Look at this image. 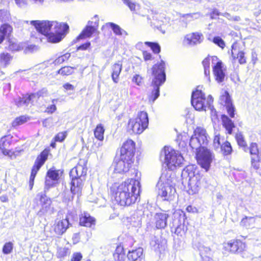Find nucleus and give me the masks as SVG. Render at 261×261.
Wrapping results in <instances>:
<instances>
[{
    "label": "nucleus",
    "mask_w": 261,
    "mask_h": 261,
    "mask_svg": "<svg viewBox=\"0 0 261 261\" xmlns=\"http://www.w3.org/2000/svg\"><path fill=\"white\" fill-rule=\"evenodd\" d=\"M66 132H60L56 134L53 141L62 142L66 139Z\"/></svg>",
    "instance_id": "obj_42"
},
{
    "label": "nucleus",
    "mask_w": 261,
    "mask_h": 261,
    "mask_svg": "<svg viewBox=\"0 0 261 261\" xmlns=\"http://www.w3.org/2000/svg\"><path fill=\"white\" fill-rule=\"evenodd\" d=\"M96 220L94 217L90 216L87 212H84L79 216V225L87 228L94 226Z\"/></svg>",
    "instance_id": "obj_25"
},
{
    "label": "nucleus",
    "mask_w": 261,
    "mask_h": 261,
    "mask_svg": "<svg viewBox=\"0 0 261 261\" xmlns=\"http://www.w3.org/2000/svg\"><path fill=\"white\" fill-rule=\"evenodd\" d=\"M220 103L226 107L227 112L231 117L234 116V108L232 105L231 99L226 91H223L220 97Z\"/></svg>",
    "instance_id": "obj_23"
},
{
    "label": "nucleus",
    "mask_w": 261,
    "mask_h": 261,
    "mask_svg": "<svg viewBox=\"0 0 261 261\" xmlns=\"http://www.w3.org/2000/svg\"><path fill=\"white\" fill-rule=\"evenodd\" d=\"M236 139L238 145L243 147H245L247 146L243 135H242L241 133L236 134Z\"/></svg>",
    "instance_id": "obj_39"
},
{
    "label": "nucleus",
    "mask_w": 261,
    "mask_h": 261,
    "mask_svg": "<svg viewBox=\"0 0 261 261\" xmlns=\"http://www.w3.org/2000/svg\"><path fill=\"white\" fill-rule=\"evenodd\" d=\"M70 192L72 196L80 197L82 195V190L84 188V182L86 178H70Z\"/></svg>",
    "instance_id": "obj_21"
},
{
    "label": "nucleus",
    "mask_w": 261,
    "mask_h": 261,
    "mask_svg": "<svg viewBox=\"0 0 261 261\" xmlns=\"http://www.w3.org/2000/svg\"><path fill=\"white\" fill-rule=\"evenodd\" d=\"M38 197L40 202V209L38 213H40V215H43L50 209L51 200L45 194H40L38 195Z\"/></svg>",
    "instance_id": "obj_26"
},
{
    "label": "nucleus",
    "mask_w": 261,
    "mask_h": 261,
    "mask_svg": "<svg viewBox=\"0 0 261 261\" xmlns=\"http://www.w3.org/2000/svg\"><path fill=\"white\" fill-rule=\"evenodd\" d=\"M70 57V54L66 53L57 58L55 60V64H60L63 63L64 61L67 60Z\"/></svg>",
    "instance_id": "obj_41"
},
{
    "label": "nucleus",
    "mask_w": 261,
    "mask_h": 261,
    "mask_svg": "<svg viewBox=\"0 0 261 261\" xmlns=\"http://www.w3.org/2000/svg\"><path fill=\"white\" fill-rule=\"evenodd\" d=\"M51 155L50 149L47 147L36 156L35 163H34L33 167H32L31 175H30L29 178V184L31 188L33 186L34 181L38 171L48 159L49 156Z\"/></svg>",
    "instance_id": "obj_10"
},
{
    "label": "nucleus",
    "mask_w": 261,
    "mask_h": 261,
    "mask_svg": "<svg viewBox=\"0 0 261 261\" xmlns=\"http://www.w3.org/2000/svg\"><path fill=\"white\" fill-rule=\"evenodd\" d=\"M212 64V57H208L205 58L202 61V65L204 67V74L207 77V81L208 82H211L210 79V63Z\"/></svg>",
    "instance_id": "obj_32"
},
{
    "label": "nucleus",
    "mask_w": 261,
    "mask_h": 261,
    "mask_svg": "<svg viewBox=\"0 0 261 261\" xmlns=\"http://www.w3.org/2000/svg\"><path fill=\"white\" fill-rule=\"evenodd\" d=\"M125 253L123 246L121 244H119L117 246L116 250H115L114 254H123Z\"/></svg>",
    "instance_id": "obj_53"
},
{
    "label": "nucleus",
    "mask_w": 261,
    "mask_h": 261,
    "mask_svg": "<svg viewBox=\"0 0 261 261\" xmlns=\"http://www.w3.org/2000/svg\"><path fill=\"white\" fill-rule=\"evenodd\" d=\"M221 152L224 155H230L232 152V146L230 142L226 141L222 143L221 146Z\"/></svg>",
    "instance_id": "obj_34"
},
{
    "label": "nucleus",
    "mask_w": 261,
    "mask_h": 261,
    "mask_svg": "<svg viewBox=\"0 0 261 261\" xmlns=\"http://www.w3.org/2000/svg\"><path fill=\"white\" fill-rule=\"evenodd\" d=\"M215 156L207 148L200 146L196 149L195 160L201 168L207 172L210 169L211 164Z\"/></svg>",
    "instance_id": "obj_9"
},
{
    "label": "nucleus",
    "mask_w": 261,
    "mask_h": 261,
    "mask_svg": "<svg viewBox=\"0 0 261 261\" xmlns=\"http://www.w3.org/2000/svg\"><path fill=\"white\" fill-rule=\"evenodd\" d=\"M58 254L59 257L64 258V257H66L70 254V251H69L68 248L64 247L60 248L59 250H58Z\"/></svg>",
    "instance_id": "obj_43"
},
{
    "label": "nucleus",
    "mask_w": 261,
    "mask_h": 261,
    "mask_svg": "<svg viewBox=\"0 0 261 261\" xmlns=\"http://www.w3.org/2000/svg\"><path fill=\"white\" fill-rule=\"evenodd\" d=\"M55 101H57V99H53V103H54ZM56 110V107L54 103L51 105L50 106H48L46 110V112L49 113H52L54 112H55Z\"/></svg>",
    "instance_id": "obj_55"
},
{
    "label": "nucleus",
    "mask_w": 261,
    "mask_h": 261,
    "mask_svg": "<svg viewBox=\"0 0 261 261\" xmlns=\"http://www.w3.org/2000/svg\"><path fill=\"white\" fill-rule=\"evenodd\" d=\"M213 102V98L211 95H209L206 98L205 94L200 90L197 89L193 92L191 96V103L195 110L197 111L206 110V108L209 109L212 112H213L214 107L212 104Z\"/></svg>",
    "instance_id": "obj_6"
},
{
    "label": "nucleus",
    "mask_w": 261,
    "mask_h": 261,
    "mask_svg": "<svg viewBox=\"0 0 261 261\" xmlns=\"http://www.w3.org/2000/svg\"><path fill=\"white\" fill-rule=\"evenodd\" d=\"M90 42H87L86 43H84L81 45H80L78 47V49L79 50H86L90 46Z\"/></svg>",
    "instance_id": "obj_64"
},
{
    "label": "nucleus",
    "mask_w": 261,
    "mask_h": 261,
    "mask_svg": "<svg viewBox=\"0 0 261 261\" xmlns=\"http://www.w3.org/2000/svg\"><path fill=\"white\" fill-rule=\"evenodd\" d=\"M203 132H198V135L197 137V140L199 143L202 141V144H206L208 142V140H207L206 135L203 134Z\"/></svg>",
    "instance_id": "obj_45"
},
{
    "label": "nucleus",
    "mask_w": 261,
    "mask_h": 261,
    "mask_svg": "<svg viewBox=\"0 0 261 261\" xmlns=\"http://www.w3.org/2000/svg\"><path fill=\"white\" fill-rule=\"evenodd\" d=\"M223 248L224 251L230 254H241L246 251V243L241 239H232L223 243Z\"/></svg>",
    "instance_id": "obj_11"
},
{
    "label": "nucleus",
    "mask_w": 261,
    "mask_h": 261,
    "mask_svg": "<svg viewBox=\"0 0 261 261\" xmlns=\"http://www.w3.org/2000/svg\"><path fill=\"white\" fill-rule=\"evenodd\" d=\"M13 249L12 243L11 242H8L4 244L3 247V253L5 254H8L10 253Z\"/></svg>",
    "instance_id": "obj_44"
},
{
    "label": "nucleus",
    "mask_w": 261,
    "mask_h": 261,
    "mask_svg": "<svg viewBox=\"0 0 261 261\" xmlns=\"http://www.w3.org/2000/svg\"><path fill=\"white\" fill-rule=\"evenodd\" d=\"M186 211L191 213H195L198 212V210L196 207L191 205L187 206Z\"/></svg>",
    "instance_id": "obj_58"
},
{
    "label": "nucleus",
    "mask_w": 261,
    "mask_h": 261,
    "mask_svg": "<svg viewBox=\"0 0 261 261\" xmlns=\"http://www.w3.org/2000/svg\"><path fill=\"white\" fill-rule=\"evenodd\" d=\"M165 63L163 61L159 64H156L152 68V74L153 79L150 86V92L148 93L149 101L151 103L158 98L160 95V87L166 81V74L165 72Z\"/></svg>",
    "instance_id": "obj_4"
},
{
    "label": "nucleus",
    "mask_w": 261,
    "mask_h": 261,
    "mask_svg": "<svg viewBox=\"0 0 261 261\" xmlns=\"http://www.w3.org/2000/svg\"><path fill=\"white\" fill-rule=\"evenodd\" d=\"M222 124L226 130H232V129L234 127V124L227 116L223 115L222 116Z\"/></svg>",
    "instance_id": "obj_35"
},
{
    "label": "nucleus",
    "mask_w": 261,
    "mask_h": 261,
    "mask_svg": "<svg viewBox=\"0 0 261 261\" xmlns=\"http://www.w3.org/2000/svg\"><path fill=\"white\" fill-rule=\"evenodd\" d=\"M133 81L138 86H140L142 83V78L139 75L136 74L133 78Z\"/></svg>",
    "instance_id": "obj_54"
},
{
    "label": "nucleus",
    "mask_w": 261,
    "mask_h": 261,
    "mask_svg": "<svg viewBox=\"0 0 261 261\" xmlns=\"http://www.w3.org/2000/svg\"><path fill=\"white\" fill-rule=\"evenodd\" d=\"M106 26L108 27H110L112 29L113 32L118 36H122V35H128L127 33L122 29L118 25L114 23L113 22H108L106 23Z\"/></svg>",
    "instance_id": "obj_31"
},
{
    "label": "nucleus",
    "mask_w": 261,
    "mask_h": 261,
    "mask_svg": "<svg viewBox=\"0 0 261 261\" xmlns=\"http://www.w3.org/2000/svg\"><path fill=\"white\" fill-rule=\"evenodd\" d=\"M158 196L163 201H171L175 197L176 190L175 187L167 182L158 183Z\"/></svg>",
    "instance_id": "obj_14"
},
{
    "label": "nucleus",
    "mask_w": 261,
    "mask_h": 261,
    "mask_svg": "<svg viewBox=\"0 0 261 261\" xmlns=\"http://www.w3.org/2000/svg\"><path fill=\"white\" fill-rule=\"evenodd\" d=\"M30 23L39 33L44 35L48 42L51 43L60 42L69 29L67 24L54 21L32 20Z\"/></svg>",
    "instance_id": "obj_2"
},
{
    "label": "nucleus",
    "mask_w": 261,
    "mask_h": 261,
    "mask_svg": "<svg viewBox=\"0 0 261 261\" xmlns=\"http://www.w3.org/2000/svg\"><path fill=\"white\" fill-rule=\"evenodd\" d=\"M203 40L201 33L195 32L186 35L182 41L184 46H193L200 43Z\"/></svg>",
    "instance_id": "obj_22"
},
{
    "label": "nucleus",
    "mask_w": 261,
    "mask_h": 261,
    "mask_svg": "<svg viewBox=\"0 0 261 261\" xmlns=\"http://www.w3.org/2000/svg\"><path fill=\"white\" fill-rule=\"evenodd\" d=\"M254 218L253 217H245L241 220V225L242 226L248 227L252 224Z\"/></svg>",
    "instance_id": "obj_40"
},
{
    "label": "nucleus",
    "mask_w": 261,
    "mask_h": 261,
    "mask_svg": "<svg viewBox=\"0 0 261 261\" xmlns=\"http://www.w3.org/2000/svg\"><path fill=\"white\" fill-rule=\"evenodd\" d=\"M98 21L99 19L98 16L96 15L92 18L91 20H89L87 24L92 25V27H95L94 28L97 29L98 27Z\"/></svg>",
    "instance_id": "obj_48"
},
{
    "label": "nucleus",
    "mask_w": 261,
    "mask_h": 261,
    "mask_svg": "<svg viewBox=\"0 0 261 261\" xmlns=\"http://www.w3.org/2000/svg\"><path fill=\"white\" fill-rule=\"evenodd\" d=\"M169 215L165 212L156 213L153 217V224L156 229H163L167 226Z\"/></svg>",
    "instance_id": "obj_24"
},
{
    "label": "nucleus",
    "mask_w": 261,
    "mask_h": 261,
    "mask_svg": "<svg viewBox=\"0 0 261 261\" xmlns=\"http://www.w3.org/2000/svg\"><path fill=\"white\" fill-rule=\"evenodd\" d=\"M87 171V161L84 159H80L76 165L70 170V177L86 178Z\"/></svg>",
    "instance_id": "obj_18"
},
{
    "label": "nucleus",
    "mask_w": 261,
    "mask_h": 261,
    "mask_svg": "<svg viewBox=\"0 0 261 261\" xmlns=\"http://www.w3.org/2000/svg\"><path fill=\"white\" fill-rule=\"evenodd\" d=\"M249 153L251 155V168L255 170H258L260 168L261 155L259 153L256 143H252L250 145Z\"/></svg>",
    "instance_id": "obj_20"
},
{
    "label": "nucleus",
    "mask_w": 261,
    "mask_h": 261,
    "mask_svg": "<svg viewBox=\"0 0 261 261\" xmlns=\"http://www.w3.org/2000/svg\"><path fill=\"white\" fill-rule=\"evenodd\" d=\"M187 220L185 212L178 209L173 213L172 221L170 223L171 231L174 230V233L178 236L184 235L187 231V226L185 222Z\"/></svg>",
    "instance_id": "obj_8"
},
{
    "label": "nucleus",
    "mask_w": 261,
    "mask_h": 261,
    "mask_svg": "<svg viewBox=\"0 0 261 261\" xmlns=\"http://www.w3.org/2000/svg\"><path fill=\"white\" fill-rule=\"evenodd\" d=\"M124 3L128 6L131 11H135L136 4L130 0H124Z\"/></svg>",
    "instance_id": "obj_56"
},
{
    "label": "nucleus",
    "mask_w": 261,
    "mask_h": 261,
    "mask_svg": "<svg viewBox=\"0 0 261 261\" xmlns=\"http://www.w3.org/2000/svg\"><path fill=\"white\" fill-rule=\"evenodd\" d=\"M219 15H222V14H221L217 9L213 10V12L211 14V16L212 19H215L216 18V16Z\"/></svg>",
    "instance_id": "obj_61"
},
{
    "label": "nucleus",
    "mask_w": 261,
    "mask_h": 261,
    "mask_svg": "<svg viewBox=\"0 0 261 261\" xmlns=\"http://www.w3.org/2000/svg\"><path fill=\"white\" fill-rule=\"evenodd\" d=\"M213 42L222 48H223L225 46L224 41L220 37H214Z\"/></svg>",
    "instance_id": "obj_47"
},
{
    "label": "nucleus",
    "mask_w": 261,
    "mask_h": 261,
    "mask_svg": "<svg viewBox=\"0 0 261 261\" xmlns=\"http://www.w3.org/2000/svg\"><path fill=\"white\" fill-rule=\"evenodd\" d=\"M16 4L20 7H23L27 4V0H15Z\"/></svg>",
    "instance_id": "obj_62"
},
{
    "label": "nucleus",
    "mask_w": 261,
    "mask_h": 261,
    "mask_svg": "<svg viewBox=\"0 0 261 261\" xmlns=\"http://www.w3.org/2000/svg\"><path fill=\"white\" fill-rule=\"evenodd\" d=\"M114 259L116 261H125V253L123 254H114Z\"/></svg>",
    "instance_id": "obj_52"
},
{
    "label": "nucleus",
    "mask_w": 261,
    "mask_h": 261,
    "mask_svg": "<svg viewBox=\"0 0 261 261\" xmlns=\"http://www.w3.org/2000/svg\"><path fill=\"white\" fill-rule=\"evenodd\" d=\"M12 136L11 135H5L0 138V151L3 154L8 156L10 158L14 157L16 155V151L10 148V146L12 144Z\"/></svg>",
    "instance_id": "obj_17"
},
{
    "label": "nucleus",
    "mask_w": 261,
    "mask_h": 261,
    "mask_svg": "<svg viewBox=\"0 0 261 261\" xmlns=\"http://www.w3.org/2000/svg\"><path fill=\"white\" fill-rule=\"evenodd\" d=\"M74 69V67L65 66L58 70V73L62 75H69L73 72Z\"/></svg>",
    "instance_id": "obj_38"
},
{
    "label": "nucleus",
    "mask_w": 261,
    "mask_h": 261,
    "mask_svg": "<svg viewBox=\"0 0 261 261\" xmlns=\"http://www.w3.org/2000/svg\"><path fill=\"white\" fill-rule=\"evenodd\" d=\"M88 24L85 27L81 33L77 37V40L90 38L97 30V29Z\"/></svg>",
    "instance_id": "obj_29"
},
{
    "label": "nucleus",
    "mask_w": 261,
    "mask_h": 261,
    "mask_svg": "<svg viewBox=\"0 0 261 261\" xmlns=\"http://www.w3.org/2000/svg\"><path fill=\"white\" fill-rule=\"evenodd\" d=\"M122 70V65L119 63H116L112 66V78L113 82L117 83L119 74Z\"/></svg>",
    "instance_id": "obj_30"
},
{
    "label": "nucleus",
    "mask_w": 261,
    "mask_h": 261,
    "mask_svg": "<svg viewBox=\"0 0 261 261\" xmlns=\"http://www.w3.org/2000/svg\"><path fill=\"white\" fill-rule=\"evenodd\" d=\"M143 56L145 61L151 60L152 59L151 54L146 51H144L143 52Z\"/></svg>",
    "instance_id": "obj_59"
},
{
    "label": "nucleus",
    "mask_w": 261,
    "mask_h": 261,
    "mask_svg": "<svg viewBox=\"0 0 261 261\" xmlns=\"http://www.w3.org/2000/svg\"><path fill=\"white\" fill-rule=\"evenodd\" d=\"M29 118L25 116H21L19 117L16 118L12 122V125L14 128L16 126L21 125L24 123L26 122Z\"/></svg>",
    "instance_id": "obj_37"
},
{
    "label": "nucleus",
    "mask_w": 261,
    "mask_h": 261,
    "mask_svg": "<svg viewBox=\"0 0 261 261\" xmlns=\"http://www.w3.org/2000/svg\"><path fill=\"white\" fill-rule=\"evenodd\" d=\"M237 58L239 59V62L240 64H244L246 62V58L244 56V53L243 51H239Z\"/></svg>",
    "instance_id": "obj_51"
},
{
    "label": "nucleus",
    "mask_w": 261,
    "mask_h": 261,
    "mask_svg": "<svg viewBox=\"0 0 261 261\" xmlns=\"http://www.w3.org/2000/svg\"><path fill=\"white\" fill-rule=\"evenodd\" d=\"M70 225L69 218L66 216L64 219H56L55 223L51 226V229L56 235L61 236L66 232Z\"/></svg>",
    "instance_id": "obj_19"
},
{
    "label": "nucleus",
    "mask_w": 261,
    "mask_h": 261,
    "mask_svg": "<svg viewBox=\"0 0 261 261\" xmlns=\"http://www.w3.org/2000/svg\"><path fill=\"white\" fill-rule=\"evenodd\" d=\"M104 132H94L95 137L99 141H103Z\"/></svg>",
    "instance_id": "obj_57"
},
{
    "label": "nucleus",
    "mask_w": 261,
    "mask_h": 261,
    "mask_svg": "<svg viewBox=\"0 0 261 261\" xmlns=\"http://www.w3.org/2000/svg\"><path fill=\"white\" fill-rule=\"evenodd\" d=\"M164 153V163L169 170H173L182 163L183 157L178 151L168 146L163 148Z\"/></svg>",
    "instance_id": "obj_7"
},
{
    "label": "nucleus",
    "mask_w": 261,
    "mask_h": 261,
    "mask_svg": "<svg viewBox=\"0 0 261 261\" xmlns=\"http://www.w3.org/2000/svg\"><path fill=\"white\" fill-rule=\"evenodd\" d=\"M148 125V118L146 112L141 111L136 119H130L128 128L132 130H144Z\"/></svg>",
    "instance_id": "obj_13"
},
{
    "label": "nucleus",
    "mask_w": 261,
    "mask_h": 261,
    "mask_svg": "<svg viewBox=\"0 0 261 261\" xmlns=\"http://www.w3.org/2000/svg\"><path fill=\"white\" fill-rule=\"evenodd\" d=\"M203 261H212V252L210 247H203L199 250Z\"/></svg>",
    "instance_id": "obj_33"
},
{
    "label": "nucleus",
    "mask_w": 261,
    "mask_h": 261,
    "mask_svg": "<svg viewBox=\"0 0 261 261\" xmlns=\"http://www.w3.org/2000/svg\"><path fill=\"white\" fill-rule=\"evenodd\" d=\"M63 175V170L51 167L47 170L45 176L44 184L46 188H54L60 184V179Z\"/></svg>",
    "instance_id": "obj_12"
},
{
    "label": "nucleus",
    "mask_w": 261,
    "mask_h": 261,
    "mask_svg": "<svg viewBox=\"0 0 261 261\" xmlns=\"http://www.w3.org/2000/svg\"><path fill=\"white\" fill-rule=\"evenodd\" d=\"M213 143L217 144L218 145L221 144V136L219 134L215 136L214 139H213Z\"/></svg>",
    "instance_id": "obj_60"
},
{
    "label": "nucleus",
    "mask_w": 261,
    "mask_h": 261,
    "mask_svg": "<svg viewBox=\"0 0 261 261\" xmlns=\"http://www.w3.org/2000/svg\"><path fill=\"white\" fill-rule=\"evenodd\" d=\"M11 59L10 55L8 53H3L0 55V64L1 66L5 67L8 64Z\"/></svg>",
    "instance_id": "obj_36"
},
{
    "label": "nucleus",
    "mask_w": 261,
    "mask_h": 261,
    "mask_svg": "<svg viewBox=\"0 0 261 261\" xmlns=\"http://www.w3.org/2000/svg\"><path fill=\"white\" fill-rule=\"evenodd\" d=\"M189 177L188 193L190 195L196 194L200 190L208 186V181L200 172H195L193 166H188L185 169Z\"/></svg>",
    "instance_id": "obj_5"
},
{
    "label": "nucleus",
    "mask_w": 261,
    "mask_h": 261,
    "mask_svg": "<svg viewBox=\"0 0 261 261\" xmlns=\"http://www.w3.org/2000/svg\"><path fill=\"white\" fill-rule=\"evenodd\" d=\"M10 18V13L6 10H0V21H6ZM12 31V28L8 24H4L0 27V44L5 38L8 37Z\"/></svg>",
    "instance_id": "obj_16"
},
{
    "label": "nucleus",
    "mask_w": 261,
    "mask_h": 261,
    "mask_svg": "<svg viewBox=\"0 0 261 261\" xmlns=\"http://www.w3.org/2000/svg\"><path fill=\"white\" fill-rule=\"evenodd\" d=\"M146 44L149 45V46L151 47L152 51L154 53H159L161 51V48L160 45L158 43H151L149 42H145Z\"/></svg>",
    "instance_id": "obj_46"
},
{
    "label": "nucleus",
    "mask_w": 261,
    "mask_h": 261,
    "mask_svg": "<svg viewBox=\"0 0 261 261\" xmlns=\"http://www.w3.org/2000/svg\"><path fill=\"white\" fill-rule=\"evenodd\" d=\"M63 87L66 90L73 91L74 89V86L69 83H66L64 84Z\"/></svg>",
    "instance_id": "obj_63"
},
{
    "label": "nucleus",
    "mask_w": 261,
    "mask_h": 261,
    "mask_svg": "<svg viewBox=\"0 0 261 261\" xmlns=\"http://www.w3.org/2000/svg\"><path fill=\"white\" fill-rule=\"evenodd\" d=\"M38 98V94H31L27 97H24L22 98L19 97L15 100V103L18 107L22 106H28L30 103H32L34 101V99Z\"/></svg>",
    "instance_id": "obj_27"
},
{
    "label": "nucleus",
    "mask_w": 261,
    "mask_h": 261,
    "mask_svg": "<svg viewBox=\"0 0 261 261\" xmlns=\"http://www.w3.org/2000/svg\"><path fill=\"white\" fill-rule=\"evenodd\" d=\"M110 196L119 205L130 206L138 200L140 196V184L135 178H127L119 184L113 183L110 187Z\"/></svg>",
    "instance_id": "obj_1"
},
{
    "label": "nucleus",
    "mask_w": 261,
    "mask_h": 261,
    "mask_svg": "<svg viewBox=\"0 0 261 261\" xmlns=\"http://www.w3.org/2000/svg\"><path fill=\"white\" fill-rule=\"evenodd\" d=\"M83 258L82 253L79 252H74L71 255L70 261H81Z\"/></svg>",
    "instance_id": "obj_49"
},
{
    "label": "nucleus",
    "mask_w": 261,
    "mask_h": 261,
    "mask_svg": "<svg viewBox=\"0 0 261 261\" xmlns=\"http://www.w3.org/2000/svg\"><path fill=\"white\" fill-rule=\"evenodd\" d=\"M153 241L154 243H155V244H154V245L156 246L158 248H160L162 246L163 244L166 243L165 240L162 238H155V239H154Z\"/></svg>",
    "instance_id": "obj_50"
},
{
    "label": "nucleus",
    "mask_w": 261,
    "mask_h": 261,
    "mask_svg": "<svg viewBox=\"0 0 261 261\" xmlns=\"http://www.w3.org/2000/svg\"><path fill=\"white\" fill-rule=\"evenodd\" d=\"M136 145L134 141L127 139L119 149V159L114 170L119 173H126L132 168L135 161Z\"/></svg>",
    "instance_id": "obj_3"
},
{
    "label": "nucleus",
    "mask_w": 261,
    "mask_h": 261,
    "mask_svg": "<svg viewBox=\"0 0 261 261\" xmlns=\"http://www.w3.org/2000/svg\"><path fill=\"white\" fill-rule=\"evenodd\" d=\"M213 72L215 80L219 83L224 81L225 73L223 63L216 56H212Z\"/></svg>",
    "instance_id": "obj_15"
},
{
    "label": "nucleus",
    "mask_w": 261,
    "mask_h": 261,
    "mask_svg": "<svg viewBox=\"0 0 261 261\" xmlns=\"http://www.w3.org/2000/svg\"><path fill=\"white\" fill-rule=\"evenodd\" d=\"M127 259L129 261H140L143 258V249L138 247L135 249L129 251L127 255Z\"/></svg>",
    "instance_id": "obj_28"
}]
</instances>
